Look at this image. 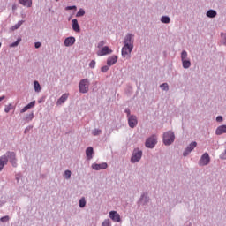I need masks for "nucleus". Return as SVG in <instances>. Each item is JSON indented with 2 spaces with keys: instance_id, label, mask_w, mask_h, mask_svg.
Instances as JSON below:
<instances>
[{
  "instance_id": "1",
  "label": "nucleus",
  "mask_w": 226,
  "mask_h": 226,
  "mask_svg": "<svg viewBox=\"0 0 226 226\" xmlns=\"http://www.w3.org/2000/svg\"><path fill=\"white\" fill-rule=\"evenodd\" d=\"M8 159L10 160V163H11L12 167H17L16 154L14 152H7L5 155H3L0 158V171L4 169V165L8 164Z\"/></svg>"
},
{
  "instance_id": "2",
  "label": "nucleus",
  "mask_w": 226,
  "mask_h": 226,
  "mask_svg": "<svg viewBox=\"0 0 226 226\" xmlns=\"http://www.w3.org/2000/svg\"><path fill=\"white\" fill-rule=\"evenodd\" d=\"M79 93L86 94L89 91V79H84L79 81Z\"/></svg>"
},
{
  "instance_id": "3",
  "label": "nucleus",
  "mask_w": 226,
  "mask_h": 226,
  "mask_svg": "<svg viewBox=\"0 0 226 226\" xmlns=\"http://www.w3.org/2000/svg\"><path fill=\"white\" fill-rule=\"evenodd\" d=\"M176 136L172 132H168L163 134V143L165 144V146H170V144L174 142Z\"/></svg>"
},
{
  "instance_id": "4",
  "label": "nucleus",
  "mask_w": 226,
  "mask_h": 226,
  "mask_svg": "<svg viewBox=\"0 0 226 226\" xmlns=\"http://www.w3.org/2000/svg\"><path fill=\"white\" fill-rule=\"evenodd\" d=\"M211 162V157H209V154L207 152L204 153V154L200 157L199 161L200 167H206V165H209Z\"/></svg>"
},
{
  "instance_id": "5",
  "label": "nucleus",
  "mask_w": 226,
  "mask_h": 226,
  "mask_svg": "<svg viewBox=\"0 0 226 226\" xmlns=\"http://www.w3.org/2000/svg\"><path fill=\"white\" fill-rule=\"evenodd\" d=\"M140 158H142V151L134 150L131 162L132 163H137V162H139Z\"/></svg>"
},
{
  "instance_id": "6",
  "label": "nucleus",
  "mask_w": 226,
  "mask_h": 226,
  "mask_svg": "<svg viewBox=\"0 0 226 226\" xmlns=\"http://www.w3.org/2000/svg\"><path fill=\"white\" fill-rule=\"evenodd\" d=\"M132 50H133V46L124 45L122 48V57H130V54H132Z\"/></svg>"
},
{
  "instance_id": "7",
  "label": "nucleus",
  "mask_w": 226,
  "mask_h": 226,
  "mask_svg": "<svg viewBox=\"0 0 226 226\" xmlns=\"http://www.w3.org/2000/svg\"><path fill=\"white\" fill-rule=\"evenodd\" d=\"M146 147H149L150 149H153L154 146H156V136H151L148 138L145 144Z\"/></svg>"
},
{
  "instance_id": "8",
  "label": "nucleus",
  "mask_w": 226,
  "mask_h": 226,
  "mask_svg": "<svg viewBox=\"0 0 226 226\" xmlns=\"http://www.w3.org/2000/svg\"><path fill=\"white\" fill-rule=\"evenodd\" d=\"M197 147V142L193 141L192 142L187 148L185 149V151L183 153L184 156H188L192 151H193L195 148Z\"/></svg>"
},
{
  "instance_id": "9",
  "label": "nucleus",
  "mask_w": 226,
  "mask_h": 226,
  "mask_svg": "<svg viewBox=\"0 0 226 226\" xmlns=\"http://www.w3.org/2000/svg\"><path fill=\"white\" fill-rule=\"evenodd\" d=\"M107 54H112V49H110L108 46H104L101 50L97 51V56H107Z\"/></svg>"
},
{
  "instance_id": "10",
  "label": "nucleus",
  "mask_w": 226,
  "mask_h": 226,
  "mask_svg": "<svg viewBox=\"0 0 226 226\" xmlns=\"http://www.w3.org/2000/svg\"><path fill=\"white\" fill-rule=\"evenodd\" d=\"M109 167V165L107 164V162H102L101 164H92V169H94V170H105V169H107Z\"/></svg>"
},
{
  "instance_id": "11",
  "label": "nucleus",
  "mask_w": 226,
  "mask_h": 226,
  "mask_svg": "<svg viewBox=\"0 0 226 226\" xmlns=\"http://www.w3.org/2000/svg\"><path fill=\"white\" fill-rule=\"evenodd\" d=\"M109 218H111L113 222H121V215H119V214L117 211H110Z\"/></svg>"
},
{
  "instance_id": "12",
  "label": "nucleus",
  "mask_w": 226,
  "mask_h": 226,
  "mask_svg": "<svg viewBox=\"0 0 226 226\" xmlns=\"http://www.w3.org/2000/svg\"><path fill=\"white\" fill-rule=\"evenodd\" d=\"M124 45L129 47H133V35L128 34L124 38Z\"/></svg>"
},
{
  "instance_id": "13",
  "label": "nucleus",
  "mask_w": 226,
  "mask_h": 226,
  "mask_svg": "<svg viewBox=\"0 0 226 226\" xmlns=\"http://www.w3.org/2000/svg\"><path fill=\"white\" fill-rule=\"evenodd\" d=\"M128 123H129V126L130 128H135L137 126V117L135 116H131L128 118Z\"/></svg>"
},
{
  "instance_id": "14",
  "label": "nucleus",
  "mask_w": 226,
  "mask_h": 226,
  "mask_svg": "<svg viewBox=\"0 0 226 226\" xmlns=\"http://www.w3.org/2000/svg\"><path fill=\"white\" fill-rule=\"evenodd\" d=\"M75 37H67L64 41V45L65 47H72V45H75Z\"/></svg>"
},
{
  "instance_id": "15",
  "label": "nucleus",
  "mask_w": 226,
  "mask_h": 226,
  "mask_svg": "<svg viewBox=\"0 0 226 226\" xmlns=\"http://www.w3.org/2000/svg\"><path fill=\"white\" fill-rule=\"evenodd\" d=\"M70 96V94H64L56 102V105H63L66 100H68V97Z\"/></svg>"
},
{
  "instance_id": "16",
  "label": "nucleus",
  "mask_w": 226,
  "mask_h": 226,
  "mask_svg": "<svg viewBox=\"0 0 226 226\" xmlns=\"http://www.w3.org/2000/svg\"><path fill=\"white\" fill-rule=\"evenodd\" d=\"M72 29L75 31V33H79L80 32V26L79 25V21L75 19H72Z\"/></svg>"
},
{
  "instance_id": "17",
  "label": "nucleus",
  "mask_w": 226,
  "mask_h": 226,
  "mask_svg": "<svg viewBox=\"0 0 226 226\" xmlns=\"http://www.w3.org/2000/svg\"><path fill=\"white\" fill-rule=\"evenodd\" d=\"M117 63V56H113L108 58L107 64L108 66H113V64H116Z\"/></svg>"
},
{
  "instance_id": "18",
  "label": "nucleus",
  "mask_w": 226,
  "mask_h": 226,
  "mask_svg": "<svg viewBox=\"0 0 226 226\" xmlns=\"http://www.w3.org/2000/svg\"><path fill=\"white\" fill-rule=\"evenodd\" d=\"M19 4L31 8L33 6V0H19Z\"/></svg>"
},
{
  "instance_id": "19",
  "label": "nucleus",
  "mask_w": 226,
  "mask_h": 226,
  "mask_svg": "<svg viewBox=\"0 0 226 226\" xmlns=\"http://www.w3.org/2000/svg\"><path fill=\"white\" fill-rule=\"evenodd\" d=\"M215 133L217 135H223V133H226V125H221L219 126L216 131Z\"/></svg>"
},
{
  "instance_id": "20",
  "label": "nucleus",
  "mask_w": 226,
  "mask_h": 226,
  "mask_svg": "<svg viewBox=\"0 0 226 226\" xmlns=\"http://www.w3.org/2000/svg\"><path fill=\"white\" fill-rule=\"evenodd\" d=\"M93 153H94V150L92 147H89L87 148L86 154H87V160H91L93 158Z\"/></svg>"
},
{
  "instance_id": "21",
  "label": "nucleus",
  "mask_w": 226,
  "mask_h": 226,
  "mask_svg": "<svg viewBox=\"0 0 226 226\" xmlns=\"http://www.w3.org/2000/svg\"><path fill=\"white\" fill-rule=\"evenodd\" d=\"M207 17H208L209 19H215V17H216V11L215 10H209L207 12Z\"/></svg>"
},
{
  "instance_id": "22",
  "label": "nucleus",
  "mask_w": 226,
  "mask_h": 226,
  "mask_svg": "<svg viewBox=\"0 0 226 226\" xmlns=\"http://www.w3.org/2000/svg\"><path fill=\"white\" fill-rule=\"evenodd\" d=\"M24 24V20L19 21L16 25L11 26V31H17Z\"/></svg>"
},
{
  "instance_id": "23",
  "label": "nucleus",
  "mask_w": 226,
  "mask_h": 226,
  "mask_svg": "<svg viewBox=\"0 0 226 226\" xmlns=\"http://www.w3.org/2000/svg\"><path fill=\"white\" fill-rule=\"evenodd\" d=\"M34 91L36 93H40L41 91V87L40 86V83L38 81H34Z\"/></svg>"
},
{
  "instance_id": "24",
  "label": "nucleus",
  "mask_w": 226,
  "mask_h": 226,
  "mask_svg": "<svg viewBox=\"0 0 226 226\" xmlns=\"http://www.w3.org/2000/svg\"><path fill=\"white\" fill-rule=\"evenodd\" d=\"M161 22H162V24H170V18H169V16H162L161 18Z\"/></svg>"
},
{
  "instance_id": "25",
  "label": "nucleus",
  "mask_w": 226,
  "mask_h": 226,
  "mask_svg": "<svg viewBox=\"0 0 226 226\" xmlns=\"http://www.w3.org/2000/svg\"><path fill=\"white\" fill-rule=\"evenodd\" d=\"M183 68H190L192 66V63L190 60H182Z\"/></svg>"
},
{
  "instance_id": "26",
  "label": "nucleus",
  "mask_w": 226,
  "mask_h": 226,
  "mask_svg": "<svg viewBox=\"0 0 226 226\" xmlns=\"http://www.w3.org/2000/svg\"><path fill=\"white\" fill-rule=\"evenodd\" d=\"M86 15V11L84 9H79V11L77 12L76 17H84Z\"/></svg>"
},
{
  "instance_id": "27",
  "label": "nucleus",
  "mask_w": 226,
  "mask_h": 226,
  "mask_svg": "<svg viewBox=\"0 0 226 226\" xmlns=\"http://www.w3.org/2000/svg\"><path fill=\"white\" fill-rule=\"evenodd\" d=\"M79 207H86V198H81L79 200Z\"/></svg>"
},
{
  "instance_id": "28",
  "label": "nucleus",
  "mask_w": 226,
  "mask_h": 226,
  "mask_svg": "<svg viewBox=\"0 0 226 226\" xmlns=\"http://www.w3.org/2000/svg\"><path fill=\"white\" fill-rule=\"evenodd\" d=\"M64 176L65 179H70V177H72V171L65 170Z\"/></svg>"
},
{
  "instance_id": "29",
  "label": "nucleus",
  "mask_w": 226,
  "mask_h": 226,
  "mask_svg": "<svg viewBox=\"0 0 226 226\" xmlns=\"http://www.w3.org/2000/svg\"><path fill=\"white\" fill-rule=\"evenodd\" d=\"M20 41H22V39H21V38H19V39L17 40V41H15V42H13V43L10 44V47H18V45L20 43Z\"/></svg>"
},
{
  "instance_id": "30",
  "label": "nucleus",
  "mask_w": 226,
  "mask_h": 226,
  "mask_svg": "<svg viewBox=\"0 0 226 226\" xmlns=\"http://www.w3.org/2000/svg\"><path fill=\"white\" fill-rule=\"evenodd\" d=\"M187 57H188V53L186 51H182V54H181L182 61H185V59H187Z\"/></svg>"
},
{
  "instance_id": "31",
  "label": "nucleus",
  "mask_w": 226,
  "mask_h": 226,
  "mask_svg": "<svg viewBox=\"0 0 226 226\" xmlns=\"http://www.w3.org/2000/svg\"><path fill=\"white\" fill-rule=\"evenodd\" d=\"M160 87L163 90V91H169V84L167 83H163L160 86Z\"/></svg>"
},
{
  "instance_id": "32",
  "label": "nucleus",
  "mask_w": 226,
  "mask_h": 226,
  "mask_svg": "<svg viewBox=\"0 0 226 226\" xmlns=\"http://www.w3.org/2000/svg\"><path fill=\"white\" fill-rule=\"evenodd\" d=\"M110 225H111V222L109 219H105L102 223V226H110Z\"/></svg>"
},
{
  "instance_id": "33",
  "label": "nucleus",
  "mask_w": 226,
  "mask_h": 226,
  "mask_svg": "<svg viewBox=\"0 0 226 226\" xmlns=\"http://www.w3.org/2000/svg\"><path fill=\"white\" fill-rule=\"evenodd\" d=\"M11 109H13V106L11 104H9L5 107L4 112H6V114H8V112H10V110H11Z\"/></svg>"
},
{
  "instance_id": "34",
  "label": "nucleus",
  "mask_w": 226,
  "mask_h": 226,
  "mask_svg": "<svg viewBox=\"0 0 226 226\" xmlns=\"http://www.w3.org/2000/svg\"><path fill=\"white\" fill-rule=\"evenodd\" d=\"M101 72H102V73H107V72H109V66L104 65L101 68Z\"/></svg>"
},
{
  "instance_id": "35",
  "label": "nucleus",
  "mask_w": 226,
  "mask_h": 226,
  "mask_svg": "<svg viewBox=\"0 0 226 226\" xmlns=\"http://www.w3.org/2000/svg\"><path fill=\"white\" fill-rule=\"evenodd\" d=\"M100 133H102V130H100V129H94L93 131V135H94V136L100 135Z\"/></svg>"
},
{
  "instance_id": "36",
  "label": "nucleus",
  "mask_w": 226,
  "mask_h": 226,
  "mask_svg": "<svg viewBox=\"0 0 226 226\" xmlns=\"http://www.w3.org/2000/svg\"><path fill=\"white\" fill-rule=\"evenodd\" d=\"M221 36L223 45H226V34H221Z\"/></svg>"
},
{
  "instance_id": "37",
  "label": "nucleus",
  "mask_w": 226,
  "mask_h": 226,
  "mask_svg": "<svg viewBox=\"0 0 226 226\" xmlns=\"http://www.w3.org/2000/svg\"><path fill=\"white\" fill-rule=\"evenodd\" d=\"M34 105H36V102L33 101L32 102L28 103L26 106L28 107V109H33Z\"/></svg>"
},
{
  "instance_id": "38",
  "label": "nucleus",
  "mask_w": 226,
  "mask_h": 226,
  "mask_svg": "<svg viewBox=\"0 0 226 226\" xmlns=\"http://www.w3.org/2000/svg\"><path fill=\"white\" fill-rule=\"evenodd\" d=\"M9 220H10V216L6 215V216L2 217L0 219V222H9Z\"/></svg>"
},
{
  "instance_id": "39",
  "label": "nucleus",
  "mask_w": 226,
  "mask_h": 226,
  "mask_svg": "<svg viewBox=\"0 0 226 226\" xmlns=\"http://www.w3.org/2000/svg\"><path fill=\"white\" fill-rule=\"evenodd\" d=\"M65 10L68 11L70 10H77V6L75 5H72V6H67L65 7Z\"/></svg>"
},
{
  "instance_id": "40",
  "label": "nucleus",
  "mask_w": 226,
  "mask_h": 226,
  "mask_svg": "<svg viewBox=\"0 0 226 226\" xmlns=\"http://www.w3.org/2000/svg\"><path fill=\"white\" fill-rule=\"evenodd\" d=\"M89 66H90L91 68H94V66H96V62H95L94 60H92V61L90 62V64H89Z\"/></svg>"
},
{
  "instance_id": "41",
  "label": "nucleus",
  "mask_w": 226,
  "mask_h": 226,
  "mask_svg": "<svg viewBox=\"0 0 226 226\" xmlns=\"http://www.w3.org/2000/svg\"><path fill=\"white\" fill-rule=\"evenodd\" d=\"M103 45H105V41H102L98 43V49H102V47H103Z\"/></svg>"
},
{
  "instance_id": "42",
  "label": "nucleus",
  "mask_w": 226,
  "mask_h": 226,
  "mask_svg": "<svg viewBox=\"0 0 226 226\" xmlns=\"http://www.w3.org/2000/svg\"><path fill=\"white\" fill-rule=\"evenodd\" d=\"M216 121L217 123H222V121H223V117L222 116H219L216 117Z\"/></svg>"
},
{
  "instance_id": "43",
  "label": "nucleus",
  "mask_w": 226,
  "mask_h": 226,
  "mask_svg": "<svg viewBox=\"0 0 226 226\" xmlns=\"http://www.w3.org/2000/svg\"><path fill=\"white\" fill-rule=\"evenodd\" d=\"M27 110H29V108L28 106H25L22 109H21V112L24 113V112H27Z\"/></svg>"
},
{
  "instance_id": "44",
  "label": "nucleus",
  "mask_w": 226,
  "mask_h": 226,
  "mask_svg": "<svg viewBox=\"0 0 226 226\" xmlns=\"http://www.w3.org/2000/svg\"><path fill=\"white\" fill-rule=\"evenodd\" d=\"M35 49H40L41 47V42H35Z\"/></svg>"
},
{
  "instance_id": "45",
  "label": "nucleus",
  "mask_w": 226,
  "mask_h": 226,
  "mask_svg": "<svg viewBox=\"0 0 226 226\" xmlns=\"http://www.w3.org/2000/svg\"><path fill=\"white\" fill-rule=\"evenodd\" d=\"M3 100H4V95H3L2 97H0V102H3Z\"/></svg>"
},
{
  "instance_id": "46",
  "label": "nucleus",
  "mask_w": 226,
  "mask_h": 226,
  "mask_svg": "<svg viewBox=\"0 0 226 226\" xmlns=\"http://www.w3.org/2000/svg\"><path fill=\"white\" fill-rule=\"evenodd\" d=\"M16 8H17V7H16L15 5L12 6V10H16Z\"/></svg>"
},
{
  "instance_id": "47",
  "label": "nucleus",
  "mask_w": 226,
  "mask_h": 226,
  "mask_svg": "<svg viewBox=\"0 0 226 226\" xmlns=\"http://www.w3.org/2000/svg\"><path fill=\"white\" fill-rule=\"evenodd\" d=\"M125 112H127L128 114H130V109H126Z\"/></svg>"
},
{
  "instance_id": "48",
  "label": "nucleus",
  "mask_w": 226,
  "mask_h": 226,
  "mask_svg": "<svg viewBox=\"0 0 226 226\" xmlns=\"http://www.w3.org/2000/svg\"><path fill=\"white\" fill-rule=\"evenodd\" d=\"M0 47H1V42H0Z\"/></svg>"
}]
</instances>
